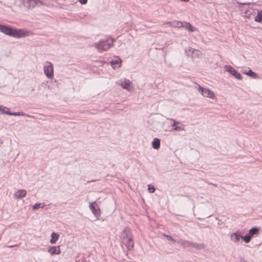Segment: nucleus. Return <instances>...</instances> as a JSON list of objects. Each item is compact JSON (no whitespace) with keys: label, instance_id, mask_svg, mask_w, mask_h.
I'll list each match as a JSON object with an SVG mask.
<instances>
[{"label":"nucleus","instance_id":"obj_39","mask_svg":"<svg viewBox=\"0 0 262 262\" xmlns=\"http://www.w3.org/2000/svg\"><path fill=\"white\" fill-rule=\"evenodd\" d=\"M185 52H186V53H187V50H185Z\"/></svg>","mask_w":262,"mask_h":262},{"label":"nucleus","instance_id":"obj_32","mask_svg":"<svg viewBox=\"0 0 262 262\" xmlns=\"http://www.w3.org/2000/svg\"><path fill=\"white\" fill-rule=\"evenodd\" d=\"M164 236L167 238V239L169 241H173L174 242L175 241L173 239V238L170 236V235H166V234H164Z\"/></svg>","mask_w":262,"mask_h":262},{"label":"nucleus","instance_id":"obj_31","mask_svg":"<svg viewBox=\"0 0 262 262\" xmlns=\"http://www.w3.org/2000/svg\"><path fill=\"white\" fill-rule=\"evenodd\" d=\"M148 189L150 193H153L155 191V188L154 186L150 187L149 185H148Z\"/></svg>","mask_w":262,"mask_h":262},{"label":"nucleus","instance_id":"obj_20","mask_svg":"<svg viewBox=\"0 0 262 262\" xmlns=\"http://www.w3.org/2000/svg\"><path fill=\"white\" fill-rule=\"evenodd\" d=\"M259 232V228L257 227H253L249 231V234L252 237L255 234H257Z\"/></svg>","mask_w":262,"mask_h":262},{"label":"nucleus","instance_id":"obj_15","mask_svg":"<svg viewBox=\"0 0 262 262\" xmlns=\"http://www.w3.org/2000/svg\"><path fill=\"white\" fill-rule=\"evenodd\" d=\"M191 51V54H192V55H191L192 57H197L199 58H201L202 53L200 51L190 48L189 49V51Z\"/></svg>","mask_w":262,"mask_h":262},{"label":"nucleus","instance_id":"obj_19","mask_svg":"<svg viewBox=\"0 0 262 262\" xmlns=\"http://www.w3.org/2000/svg\"><path fill=\"white\" fill-rule=\"evenodd\" d=\"M183 28H185L186 29L192 32L196 30L195 28L192 27L191 25L188 22L183 23Z\"/></svg>","mask_w":262,"mask_h":262},{"label":"nucleus","instance_id":"obj_33","mask_svg":"<svg viewBox=\"0 0 262 262\" xmlns=\"http://www.w3.org/2000/svg\"><path fill=\"white\" fill-rule=\"evenodd\" d=\"M80 3L82 5L86 4L88 2V0H79Z\"/></svg>","mask_w":262,"mask_h":262},{"label":"nucleus","instance_id":"obj_29","mask_svg":"<svg viewBox=\"0 0 262 262\" xmlns=\"http://www.w3.org/2000/svg\"><path fill=\"white\" fill-rule=\"evenodd\" d=\"M6 113H7V115H11V116H24V113L22 112L11 113L10 111H7V112H6Z\"/></svg>","mask_w":262,"mask_h":262},{"label":"nucleus","instance_id":"obj_23","mask_svg":"<svg viewBox=\"0 0 262 262\" xmlns=\"http://www.w3.org/2000/svg\"><path fill=\"white\" fill-rule=\"evenodd\" d=\"M243 73L248 75L253 79H257L259 78L257 75L251 70H249L248 72L245 71Z\"/></svg>","mask_w":262,"mask_h":262},{"label":"nucleus","instance_id":"obj_5","mask_svg":"<svg viewBox=\"0 0 262 262\" xmlns=\"http://www.w3.org/2000/svg\"><path fill=\"white\" fill-rule=\"evenodd\" d=\"M225 70L228 72L231 75L234 76L235 78L238 80L242 79V76L239 73L235 70L233 67L230 65H226L224 66Z\"/></svg>","mask_w":262,"mask_h":262},{"label":"nucleus","instance_id":"obj_21","mask_svg":"<svg viewBox=\"0 0 262 262\" xmlns=\"http://www.w3.org/2000/svg\"><path fill=\"white\" fill-rule=\"evenodd\" d=\"M163 127V122L162 121H155L154 123L153 128L156 130H159L161 129Z\"/></svg>","mask_w":262,"mask_h":262},{"label":"nucleus","instance_id":"obj_2","mask_svg":"<svg viewBox=\"0 0 262 262\" xmlns=\"http://www.w3.org/2000/svg\"><path fill=\"white\" fill-rule=\"evenodd\" d=\"M111 42H110L108 39L100 40L95 43V46L100 52L106 51L114 46V42L116 41V39L114 38H111Z\"/></svg>","mask_w":262,"mask_h":262},{"label":"nucleus","instance_id":"obj_24","mask_svg":"<svg viewBox=\"0 0 262 262\" xmlns=\"http://www.w3.org/2000/svg\"><path fill=\"white\" fill-rule=\"evenodd\" d=\"M191 247L196 249V250H201L205 248V246L204 244H198L195 243H192V245Z\"/></svg>","mask_w":262,"mask_h":262},{"label":"nucleus","instance_id":"obj_18","mask_svg":"<svg viewBox=\"0 0 262 262\" xmlns=\"http://www.w3.org/2000/svg\"><path fill=\"white\" fill-rule=\"evenodd\" d=\"M152 147L155 149H158L160 146V140L158 138H154L152 142Z\"/></svg>","mask_w":262,"mask_h":262},{"label":"nucleus","instance_id":"obj_9","mask_svg":"<svg viewBox=\"0 0 262 262\" xmlns=\"http://www.w3.org/2000/svg\"><path fill=\"white\" fill-rule=\"evenodd\" d=\"M120 237L122 242L132 237L130 229L126 227L121 233Z\"/></svg>","mask_w":262,"mask_h":262},{"label":"nucleus","instance_id":"obj_8","mask_svg":"<svg viewBox=\"0 0 262 262\" xmlns=\"http://www.w3.org/2000/svg\"><path fill=\"white\" fill-rule=\"evenodd\" d=\"M123 89L127 90L128 91H131L133 89L131 85V82L126 79H124L123 80H120L118 83Z\"/></svg>","mask_w":262,"mask_h":262},{"label":"nucleus","instance_id":"obj_26","mask_svg":"<svg viewBox=\"0 0 262 262\" xmlns=\"http://www.w3.org/2000/svg\"><path fill=\"white\" fill-rule=\"evenodd\" d=\"M246 243H249L251 240V238H252V237L250 235V234L248 233V234H246L245 236H242V238H241Z\"/></svg>","mask_w":262,"mask_h":262},{"label":"nucleus","instance_id":"obj_35","mask_svg":"<svg viewBox=\"0 0 262 262\" xmlns=\"http://www.w3.org/2000/svg\"><path fill=\"white\" fill-rule=\"evenodd\" d=\"M14 246H15V245H13V246L10 245V246H8V247H9V248H12V247H13Z\"/></svg>","mask_w":262,"mask_h":262},{"label":"nucleus","instance_id":"obj_13","mask_svg":"<svg viewBox=\"0 0 262 262\" xmlns=\"http://www.w3.org/2000/svg\"><path fill=\"white\" fill-rule=\"evenodd\" d=\"M171 120L173 121V123L171 124V126L173 127V129L177 131L184 130V125L182 124L181 123L176 122L175 120H173L172 119H171Z\"/></svg>","mask_w":262,"mask_h":262},{"label":"nucleus","instance_id":"obj_12","mask_svg":"<svg viewBox=\"0 0 262 262\" xmlns=\"http://www.w3.org/2000/svg\"><path fill=\"white\" fill-rule=\"evenodd\" d=\"M241 238H242V235L239 231L232 233L230 236L231 240L235 243L239 242Z\"/></svg>","mask_w":262,"mask_h":262},{"label":"nucleus","instance_id":"obj_4","mask_svg":"<svg viewBox=\"0 0 262 262\" xmlns=\"http://www.w3.org/2000/svg\"><path fill=\"white\" fill-rule=\"evenodd\" d=\"M47 65L44 66L43 71L45 74L48 78H51L53 77L54 69L53 65L50 62H46Z\"/></svg>","mask_w":262,"mask_h":262},{"label":"nucleus","instance_id":"obj_16","mask_svg":"<svg viewBox=\"0 0 262 262\" xmlns=\"http://www.w3.org/2000/svg\"><path fill=\"white\" fill-rule=\"evenodd\" d=\"M178 243L184 248L191 247L192 245V242L189 241L180 239Z\"/></svg>","mask_w":262,"mask_h":262},{"label":"nucleus","instance_id":"obj_7","mask_svg":"<svg viewBox=\"0 0 262 262\" xmlns=\"http://www.w3.org/2000/svg\"><path fill=\"white\" fill-rule=\"evenodd\" d=\"M23 5L30 9L34 7L38 3H40L41 5H43L42 2L40 0H20Z\"/></svg>","mask_w":262,"mask_h":262},{"label":"nucleus","instance_id":"obj_37","mask_svg":"<svg viewBox=\"0 0 262 262\" xmlns=\"http://www.w3.org/2000/svg\"><path fill=\"white\" fill-rule=\"evenodd\" d=\"M246 4V3H239V5H245Z\"/></svg>","mask_w":262,"mask_h":262},{"label":"nucleus","instance_id":"obj_22","mask_svg":"<svg viewBox=\"0 0 262 262\" xmlns=\"http://www.w3.org/2000/svg\"><path fill=\"white\" fill-rule=\"evenodd\" d=\"M172 27L174 28H183V23L181 21L178 20H172Z\"/></svg>","mask_w":262,"mask_h":262},{"label":"nucleus","instance_id":"obj_1","mask_svg":"<svg viewBox=\"0 0 262 262\" xmlns=\"http://www.w3.org/2000/svg\"><path fill=\"white\" fill-rule=\"evenodd\" d=\"M0 32L5 35L16 38H21L29 35V31L23 29L13 28L11 26L0 24Z\"/></svg>","mask_w":262,"mask_h":262},{"label":"nucleus","instance_id":"obj_34","mask_svg":"<svg viewBox=\"0 0 262 262\" xmlns=\"http://www.w3.org/2000/svg\"><path fill=\"white\" fill-rule=\"evenodd\" d=\"M172 21H167V23H165V24L168 25L169 26L172 27Z\"/></svg>","mask_w":262,"mask_h":262},{"label":"nucleus","instance_id":"obj_11","mask_svg":"<svg viewBox=\"0 0 262 262\" xmlns=\"http://www.w3.org/2000/svg\"><path fill=\"white\" fill-rule=\"evenodd\" d=\"M48 252L50 253L51 255L59 254L60 253L59 246L50 247L48 250Z\"/></svg>","mask_w":262,"mask_h":262},{"label":"nucleus","instance_id":"obj_6","mask_svg":"<svg viewBox=\"0 0 262 262\" xmlns=\"http://www.w3.org/2000/svg\"><path fill=\"white\" fill-rule=\"evenodd\" d=\"M89 207L93 214L96 217V219L98 220L100 216V210L97 203L95 201L91 203L90 204Z\"/></svg>","mask_w":262,"mask_h":262},{"label":"nucleus","instance_id":"obj_30","mask_svg":"<svg viewBox=\"0 0 262 262\" xmlns=\"http://www.w3.org/2000/svg\"><path fill=\"white\" fill-rule=\"evenodd\" d=\"M7 111H9L8 108L0 105V114H7Z\"/></svg>","mask_w":262,"mask_h":262},{"label":"nucleus","instance_id":"obj_10","mask_svg":"<svg viewBox=\"0 0 262 262\" xmlns=\"http://www.w3.org/2000/svg\"><path fill=\"white\" fill-rule=\"evenodd\" d=\"M128 250H132L134 249V243L133 237H129V239L122 242Z\"/></svg>","mask_w":262,"mask_h":262},{"label":"nucleus","instance_id":"obj_28","mask_svg":"<svg viewBox=\"0 0 262 262\" xmlns=\"http://www.w3.org/2000/svg\"><path fill=\"white\" fill-rule=\"evenodd\" d=\"M45 205L43 203H37L33 205L32 209L33 210H37L40 208H42Z\"/></svg>","mask_w":262,"mask_h":262},{"label":"nucleus","instance_id":"obj_14","mask_svg":"<svg viewBox=\"0 0 262 262\" xmlns=\"http://www.w3.org/2000/svg\"><path fill=\"white\" fill-rule=\"evenodd\" d=\"M27 191L24 189H19L14 194V197L17 199H21L26 195Z\"/></svg>","mask_w":262,"mask_h":262},{"label":"nucleus","instance_id":"obj_27","mask_svg":"<svg viewBox=\"0 0 262 262\" xmlns=\"http://www.w3.org/2000/svg\"><path fill=\"white\" fill-rule=\"evenodd\" d=\"M121 59H119L118 60H114L112 61L111 64L113 68H115L117 65L118 64V67H120L121 66Z\"/></svg>","mask_w":262,"mask_h":262},{"label":"nucleus","instance_id":"obj_36","mask_svg":"<svg viewBox=\"0 0 262 262\" xmlns=\"http://www.w3.org/2000/svg\"><path fill=\"white\" fill-rule=\"evenodd\" d=\"M181 1H183V2H188L189 0H181Z\"/></svg>","mask_w":262,"mask_h":262},{"label":"nucleus","instance_id":"obj_17","mask_svg":"<svg viewBox=\"0 0 262 262\" xmlns=\"http://www.w3.org/2000/svg\"><path fill=\"white\" fill-rule=\"evenodd\" d=\"M51 236V238L50 239V243L51 244H54L56 243V242L58 239L59 235L57 233L53 232V233H52Z\"/></svg>","mask_w":262,"mask_h":262},{"label":"nucleus","instance_id":"obj_38","mask_svg":"<svg viewBox=\"0 0 262 262\" xmlns=\"http://www.w3.org/2000/svg\"><path fill=\"white\" fill-rule=\"evenodd\" d=\"M94 180H91L90 182H94Z\"/></svg>","mask_w":262,"mask_h":262},{"label":"nucleus","instance_id":"obj_3","mask_svg":"<svg viewBox=\"0 0 262 262\" xmlns=\"http://www.w3.org/2000/svg\"><path fill=\"white\" fill-rule=\"evenodd\" d=\"M198 85V90L199 92L201 93V94L204 96L208 98H210L211 99H214L215 96L213 92L209 90L208 89L204 88L201 86L200 85L197 84Z\"/></svg>","mask_w":262,"mask_h":262},{"label":"nucleus","instance_id":"obj_25","mask_svg":"<svg viewBox=\"0 0 262 262\" xmlns=\"http://www.w3.org/2000/svg\"><path fill=\"white\" fill-rule=\"evenodd\" d=\"M254 20L256 22L262 23V11L258 12L257 15L255 17Z\"/></svg>","mask_w":262,"mask_h":262}]
</instances>
